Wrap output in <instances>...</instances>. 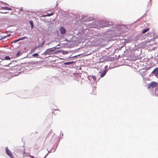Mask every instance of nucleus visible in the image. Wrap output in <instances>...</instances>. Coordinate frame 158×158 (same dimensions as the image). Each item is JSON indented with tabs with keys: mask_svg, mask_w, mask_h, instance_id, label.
Returning a JSON list of instances; mask_svg holds the SVG:
<instances>
[{
	"mask_svg": "<svg viewBox=\"0 0 158 158\" xmlns=\"http://www.w3.org/2000/svg\"><path fill=\"white\" fill-rule=\"evenodd\" d=\"M60 34H64L66 32V30L63 27H61L60 28Z\"/></svg>",
	"mask_w": 158,
	"mask_h": 158,
	"instance_id": "4",
	"label": "nucleus"
},
{
	"mask_svg": "<svg viewBox=\"0 0 158 158\" xmlns=\"http://www.w3.org/2000/svg\"><path fill=\"white\" fill-rule=\"evenodd\" d=\"M5 59L6 60H10V58L9 56H6L5 57Z\"/></svg>",
	"mask_w": 158,
	"mask_h": 158,
	"instance_id": "14",
	"label": "nucleus"
},
{
	"mask_svg": "<svg viewBox=\"0 0 158 158\" xmlns=\"http://www.w3.org/2000/svg\"><path fill=\"white\" fill-rule=\"evenodd\" d=\"M26 38H27L26 37H24L19 38L18 39V40H19V41L20 40H23L24 39Z\"/></svg>",
	"mask_w": 158,
	"mask_h": 158,
	"instance_id": "15",
	"label": "nucleus"
},
{
	"mask_svg": "<svg viewBox=\"0 0 158 158\" xmlns=\"http://www.w3.org/2000/svg\"><path fill=\"white\" fill-rule=\"evenodd\" d=\"M57 111V110H55V111H54L53 113H52V114H54V115H55L56 114H57V113H56V111Z\"/></svg>",
	"mask_w": 158,
	"mask_h": 158,
	"instance_id": "17",
	"label": "nucleus"
},
{
	"mask_svg": "<svg viewBox=\"0 0 158 158\" xmlns=\"http://www.w3.org/2000/svg\"><path fill=\"white\" fill-rule=\"evenodd\" d=\"M74 62V61L66 62L64 63V64L65 65H69L70 64L73 63Z\"/></svg>",
	"mask_w": 158,
	"mask_h": 158,
	"instance_id": "11",
	"label": "nucleus"
},
{
	"mask_svg": "<svg viewBox=\"0 0 158 158\" xmlns=\"http://www.w3.org/2000/svg\"><path fill=\"white\" fill-rule=\"evenodd\" d=\"M79 55H77V56H72V57H71V58H74V57H77V56H79Z\"/></svg>",
	"mask_w": 158,
	"mask_h": 158,
	"instance_id": "21",
	"label": "nucleus"
},
{
	"mask_svg": "<svg viewBox=\"0 0 158 158\" xmlns=\"http://www.w3.org/2000/svg\"><path fill=\"white\" fill-rule=\"evenodd\" d=\"M18 41H19V40L18 39L17 40H14V41H13V42L15 43H16V42H18Z\"/></svg>",
	"mask_w": 158,
	"mask_h": 158,
	"instance_id": "18",
	"label": "nucleus"
},
{
	"mask_svg": "<svg viewBox=\"0 0 158 158\" xmlns=\"http://www.w3.org/2000/svg\"><path fill=\"white\" fill-rule=\"evenodd\" d=\"M46 54L48 55H51L54 54H56L58 52L54 49H52V48H49L46 51Z\"/></svg>",
	"mask_w": 158,
	"mask_h": 158,
	"instance_id": "1",
	"label": "nucleus"
},
{
	"mask_svg": "<svg viewBox=\"0 0 158 158\" xmlns=\"http://www.w3.org/2000/svg\"><path fill=\"white\" fill-rule=\"evenodd\" d=\"M0 13H2V14H6V13H7L8 12H0Z\"/></svg>",
	"mask_w": 158,
	"mask_h": 158,
	"instance_id": "20",
	"label": "nucleus"
},
{
	"mask_svg": "<svg viewBox=\"0 0 158 158\" xmlns=\"http://www.w3.org/2000/svg\"><path fill=\"white\" fill-rule=\"evenodd\" d=\"M18 54H19V53H18V54H17V55H18Z\"/></svg>",
	"mask_w": 158,
	"mask_h": 158,
	"instance_id": "23",
	"label": "nucleus"
},
{
	"mask_svg": "<svg viewBox=\"0 0 158 158\" xmlns=\"http://www.w3.org/2000/svg\"><path fill=\"white\" fill-rule=\"evenodd\" d=\"M157 85V83L153 81L150 83V84L148 85V89L150 88V87L154 88L156 87Z\"/></svg>",
	"mask_w": 158,
	"mask_h": 158,
	"instance_id": "3",
	"label": "nucleus"
},
{
	"mask_svg": "<svg viewBox=\"0 0 158 158\" xmlns=\"http://www.w3.org/2000/svg\"><path fill=\"white\" fill-rule=\"evenodd\" d=\"M6 152L7 154L10 156L11 158H13L14 157V155L8 149V147L6 148Z\"/></svg>",
	"mask_w": 158,
	"mask_h": 158,
	"instance_id": "2",
	"label": "nucleus"
},
{
	"mask_svg": "<svg viewBox=\"0 0 158 158\" xmlns=\"http://www.w3.org/2000/svg\"><path fill=\"white\" fill-rule=\"evenodd\" d=\"M37 48L35 47L33 49H32L31 51V53H33V52H35V50L37 49Z\"/></svg>",
	"mask_w": 158,
	"mask_h": 158,
	"instance_id": "12",
	"label": "nucleus"
},
{
	"mask_svg": "<svg viewBox=\"0 0 158 158\" xmlns=\"http://www.w3.org/2000/svg\"><path fill=\"white\" fill-rule=\"evenodd\" d=\"M18 54H19V53H18V54H17V55H18Z\"/></svg>",
	"mask_w": 158,
	"mask_h": 158,
	"instance_id": "24",
	"label": "nucleus"
},
{
	"mask_svg": "<svg viewBox=\"0 0 158 158\" xmlns=\"http://www.w3.org/2000/svg\"><path fill=\"white\" fill-rule=\"evenodd\" d=\"M25 151L24 150H23V156L24 157V155L25 154Z\"/></svg>",
	"mask_w": 158,
	"mask_h": 158,
	"instance_id": "19",
	"label": "nucleus"
},
{
	"mask_svg": "<svg viewBox=\"0 0 158 158\" xmlns=\"http://www.w3.org/2000/svg\"><path fill=\"white\" fill-rule=\"evenodd\" d=\"M2 9L3 10H12L11 9V8H10L9 7H7V6H3L1 7Z\"/></svg>",
	"mask_w": 158,
	"mask_h": 158,
	"instance_id": "6",
	"label": "nucleus"
},
{
	"mask_svg": "<svg viewBox=\"0 0 158 158\" xmlns=\"http://www.w3.org/2000/svg\"><path fill=\"white\" fill-rule=\"evenodd\" d=\"M2 38H1V39H0V40H1V39H2Z\"/></svg>",
	"mask_w": 158,
	"mask_h": 158,
	"instance_id": "22",
	"label": "nucleus"
},
{
	"mask_svg": "<svg viewBox=\"0 0 158 158\" xmlns=\"http://www.w3.org/2000/svg\"><path fill=\"white\" fill-rule=\"evenodd\" d=\"M32 56L34 57H36L39 56V55L37 53H35L33 55H32Z\"/></svg>",
	"mask_w": 158,
	"mask_h": 158,
	"instance_id": "13",
	"label": "nucleus"
},
{
	"mask_svg": "<svg viewBox=\"0 0 158 158\" xmlns=\"http://www.w3.org/2000/svg\"><path fill=\"white\" fill-rule=\"evenodd\" d=\"M107 72V70L106 69H105L104 72L102 73L101 77H103L106 74V72Z\"/></svg>",
	"mask_w": 158,
	"mask_h": 158,
	"instance_id": "8",
	"label": "nucleus"
},
{
	"mask_svg": "<svg viewBox=\"0 0 158 158\" xmlns=\"http://www.w3.org/2000/svg\"><path fill=\"white\" fill-rule=\"evenodd\" d=\"M53 15V12H52L50 14H47L46 15H44L43 16V17H46V16H52Z\"/></svg>",
	"mask_w": 158,
	"mask_h": 158,
	"instance_id": "9",
	"label": "nucleus"
},
{
	"mask_svg": "<svg viewBox=\"0 0 158 158\" xmlns=\"http://www.w3.org/2000/svg\"><path fill=\"white\" fill-rule=\"evenodd\" d=\"M92 77L94 80H95L96 79V77H95V76H92Z\"/></svg>",
	"mask_w": 158,
	"mask_h": 158,
	"instance_id": "16",
	"label": "nucleus"
},
{
	"mask_svg": "<svg viewBox=\"0 0 158 158\" xmlns=\"http://www.w3.org/2000/svg\"><path fill=\"white\" fill-rule=\"evenodd\" d=\"M152 73H153L155 74L156 76H158V68H155L152 71Z\"/></svg>",
	"mask_w": 158,
	"mask_h": 158,
	"instance_id": "5",
	"label": "nucleus"
},
{
	"mask_svg": "<svg viewBox=\"0 0 158 158\" xmlns=\"http://www.w3.org/2000/svg\"><path fill=\"white\" fill-rule=\"evenodd\" d=\"M29 23L31 25V29H32L33 27V21L31 20H30L29 21Z\"/></svg>",
	"mask_w": 158,
	"mask_h": 158,
	"instance_id": "10",
	"label": "nucleus"
},
{
	"mask_svg": "<svg viewBox=\"0 0 158 158\" xmlns=\"http://www.w3.org/2000/svg\"><path fill=\"white\" fill-rule=\"evenodd\" d=\"M150 29L149 28H147L143 30L142 31V34H144L146 33L147 31H148Z\"/></svg>",
	"mask_w": 158,
	"mask_h": 158,
	"instance_id": "7",
	"label": "nucleus"
}]
</instances>
